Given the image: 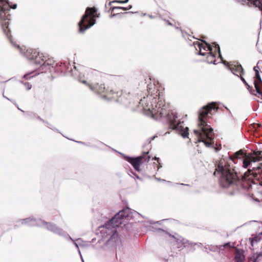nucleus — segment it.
Returning a JSON list of instances; mask_svg holds the SVG:
<instances>
[{
    "label": "nucleus",
    "mask_w": 262,
    "mask_h": 262,
    "mask_svg": "<svg viewBox=\"0 0 262 262\" xmlns=\"http://www.w3.org/2000/svg\"><path fill=\"white\" fill-rule=\"evenodd\" d=\"M147 91L148 93L147 99L151 101L150 106H148L147 104L146 109L151 112L152 117L159 116L168 125L169 129L176 130L184 138H188V127L184 128L181 125V121L178 118L177 113L170 110L169 104L166 103L163 100L162 93L156 88L155 84H151L147 85Z\"/></svg>",
    "instance_id": "1"
},
{
    "label": "nucleus",
    "mask_w": 262,
    "mask_h": 262,
    "mask_svg": "<svg viewBox=\"0 0 262 262\" xmlns=\"http://www.w3.org/2000/svg\"><path fill=\"white\" fill-rule=\"evenodd\" d=\"M216 102H211L206 105L203 106L199 111L198 115V129H194L193 132L198 136V142H203L207 147L213 148L215 151H220L221 145L219 146L217 144L214 145V134L213 129L210 125L207 123V118L209 115H212L211 111H218Z\"/></svg>",
    "instance_id": "2"
},
{
    "label": "nucleus",
    "mask_w": 262,
    "mask_h": 262,
    "mask_svg": "<svg viewBox=\"0 0 262 262\" xmlns=\"http://www.w3.org/2000/svg\"><path fill=\"white\" fill-rule=\"evenodd\" d=\"M131 211V209L128 207L124 208L116 213L107 223L103 225V229L101 231V233L106 234V236H110L103 246L104 250H111L120 242L117 233V228L121 224L123 219L133 217Z\"/></svg>",
    "instance_id": "3"
},
{
    "label": "nucleus",
    "mask_w": 262,
    "mask_h": 262,
    "mask_svg": "<svg viewBox=\"0 0 262 262\" xmlns=\"http://www.w3.org/2000/svg\"><path fill=\"white\" fill-rule=\"evenodd\" d=\"M220 174L219 184L220 186L227 189H230L228 193L230 195H234L238 191V185H242V180L237 175L236 172L228 163L221 161L214 172Z\"/></svg>",
    "instance_id": "4"
},
{
    "label": "nucleus",
    "mask_w": 262,
    "mask_h": 262,
    "mask_svg": "<svg viewBox=\"0 0 262 262\" xmlns=\"http://www.w3.org/2000/svg\"><path fill=\"white\" fill-rule=\"evenodd\" d=\"M78 80L80 82L88 85L95 93L101 95L102 98L105 100L115 101L126 105L131 104V102L128 101L124 95L122 96L121 92L120 93V94H119V92H115L113 89L108 88L106 89L103 84H99L94 80H93L91 83H88L86 80L83 79L81 73L79 74Z\"/></svg>",
    "instance_id": "5"
},
{
    "label": "nucleus",
    "mask_w": 262,
    "mask_h": 262,
    "mask_svg": "<svg viewBox=\"0 0 262 262\" xmlns=\"http://www.w3.org/2000/svg\"><path fill=\"white\" fill-rule=\"evenodd\" d=\"M20 52L29 60L36 66H39V69L41 73H47L49 70V57L43 53H40L36 49L20 48Z\"/></svg>",
    "instance_id": "6"
},
{
    "label": "nucleus",
    "mask_w": 262,
    "mask_h": 262,
    "mask_svg": "<svg viewBox=\"0 0 262 262\" xmlns=\"http://www.w3.org/2000/svg\"><path fill=\"white\" fill-rule=\"evenodd\" d=\"M16 8V4L11 6L8 0H0V23L2 30L12 44L19 49V46L13 43L11 39V36L9 35L10 30L9 25L11 15L9 14H7L10 9H15Z\"/></svg>",
    "instance_id": "7"
},
{
    "label": "nucleus",
    "mask_w": 262,
    "mask_h": 262,
    "mask_svg": "<svg viewBox=\"0 0 262 262\" xmlns=\"http://www.w3.org/2000/svg\"><path fill=\"white\" fill-rule=\"evenodd\" d=\"M97 9L95 7H88L85 13L82 16L78 23L79 31L84 33L96 24V18L99 17L97 15Z\"/></svg>",
    "instance_id": "8"
},
{
    "label": "nucleus",
    "mask_w": 262,
    "mask_h": 262,
    "mask_svg": "<svg viewBox=\"0 0 262 262\" xmlns=\"http://www.w3.org/2000/svg\"><path fill=\"white\" fill-rule=\"evenodd\" d=\"M124 159L129 162L134 168V169L138 171H141L140 165L144 162H148L150 159V156H148L149 152H143L142 155L135 157H129L126 156L124 154L118 152Z\"/></svg>",
    "instance_id": "9"
},
{
    "label": "nucleus",
    "mask_w": 262,
    "mask_h": 262,
    "mask_svg": "<svg viewBox=\"0 0 262 262\" xmlns=\"http://www.w3.org/2000/svg\"><path fill=\"white\" fill-rule=\"evenodd\" d=\"M22 225H27L31 227H43L47 229H49V223L46 222L40 218H36L33 216L29 217L19 220Z\"/></svg>",
    "instance_id": "10"
},
{
    "label": "nucleus",
    "mask_w": 262,
    "mask_h": 262,
    "mask_svg": "<svg viewBox=\"0 0 262 262\" xmlns=\"http://www.w3.org/2000/svg\"><path fill=\"white\" fill-rule=\"evenodd\" d=\"M153 229H152V231H162L165 233H166L167 234L169 235V236L171 238H173L175 240V242L177 244V247L178 248H186L187 246V243L189 242V241L187 239L184 238L180 235L178 234V233L174 232L172 234L168 233L167 231L164 230V229H162L161 228H158V229H154V227H152Z\"/></svg>",
    "instance_id": "11"
},
{
    "label": "nucleus",
    "mask_w": 262,
    "mask_h": 262,
    "mask_svg": "<svg viewBox=\"0 0 262 262\" xmlns=\"http://www.w3.org/2000/svg\"><path fill=\"white\" fill-rule=\"evenodd\" d=\"M50 73L54 72L56 75H59L60 73L72 72V69L70 67L69 63H59L50 58Z\"/></svg>",
    "instance_id": "12"
},
{
    "label": "nucleus",
    "mask_w": 262,
    "mask_h": 262,
    "mask_svg": "<svg viewBox=\"0 0 262 262\" xmlns=\"http://www.w3.org/2000/svg\"><path fill=\"white\" fill-rule=\"evenodd\" d=\"M225 66L227 67L228 70L231 71L233 74L238 76V77H239V76L238 75V73L239 74L241 75H243L244 74V69L243 68L242 65L240 64H232L230 65H228V63L226 61V64Z\"/></svg>",
    "instance_id": "13"
},
{
    "label": "nucleus",
    "mask_w": 262,
    "mask_h": 262,
    "mask_svg": "<svg viewBox=\"0 0 262 262\" xmlns=\"http://www.w3.org/2000/svg\"><path fill=\"white\" fill-rule=\"evenodd\" d=\"M255 73L254 84L255 91L259 95H262V79L259 70H257Z\"/></svg>",
    "instance_id": "14"
},
{
    "label": "nucleus",
    "mask_w": 262,
    "mask_h": 262,
    "mask_svg": "<svg viewBox=\"0 0 262 262\" xmlns=\"http://www.w3.org/2000/svg\"><path fill=\"white\" fill-rule=\"evenodd\" d=\"M262 151L260 150H255L253 152L252 155L250 157L251 161L255 162L262 160Z\"/></svg>",
    "instance_id": "15"
},
{
    "label": "nucleus",
    "mask_w": 262,
    "mask_h": 262,
    "mask_svg": "<svg viewBox=\"0 0 262 262\" xmlns=\"http://www.w3.org/2000/svg\"><path fill=\"white\" fill-rule=\"evenodd\" d=\"M216 54L213 52H207V55L206 57V59L205 60V62L211 64L213 63L214 64H216V59H215Z\"/></svg>",
    "instance_id": "16"
},
{
    "label": "nucleus",
    "mask_w": 262,
    "mask_h": 262,
    "mask_svg": "<svg viewBox=\"0 0 262 262\" xmlns=\"http://www.w3.org/2000/svg\"><path fill=\"white\" fill-rule=\"evenodd\" d=\"M50 231L58 234L59 235H63L64 231L63 230L58 228L57 226L54 224H52L50 223Z\"/></svg>",
    "instance_id": "17"
},
{
    "label": "nucleus",
    "mask_w": 262,
    "mask_h": 262,
    "mask_svg": "<svg viewBox=\"0 0 262 262\" xmlns=\"http://www.w3.org/2000/svg\"><path fill=\"white\" fill-rule=\"evenodd\" d=\"M247 1L250 2L251 4L255 7H258L259 9H262V0H242L243 4L244 5Z\"/></svg>",
    "instance_id": "18"
},
{
    "label": "nucleus",
    "mask_w": 262,
    "mask_h": 262,
    "mask_svg": "<svg viewBox=\"0 0 262 262\" xmlns=\"http://www.w3.org/2000/svg\"><path fill=\"white\" fill-rule=\"evenodd\" d=\"M193 45L194 46V47H195L196 50H197V47L199 48L200 49V51L198 53V55H201V56H207V53L203 52L202 51V48H203V45L201 43H200V42H198V41L194 42Z\"/></svg>",
    "instance_id": "19"
},
{
    "label": "nucleus",
    "mask_w": 262,
    "mask_h": 262,
    "mask_svg": "<svg viewBox=\"0 0 262 262\" xmlns=\"http://www.w3.org/2000/svg\"><path fill=\"white\" fill-rule=\"evenodd\" d=\"M235 260H245V256L241 249L237 248L234 257Z\"/></svg>",
    "instance_id": "20"
},
{
    "label": "nucleus",
    "mask_w": 262,
    "mask_h": 262,
    "mask_svg": "<svg viewBox=\"0 0 262 262\" xmlns=\"http://www.w3.org/2000/svg\"><path fill=\"white\" fill-rule=\"evenodd\" d=\"M199 39L200 40V39ZM200 40H201V39H200ZM201 41H203L205 44V46L203 45L202 49H203L205 51H209V52H212V50H213L212 47L209 43L206 42L205 40H201Z\"/></svg>",
    "instance_id": "21"
},
{
    "label": "nucleus",
    "mask_w": 262,
    "mask_h": 262,
    "mask_svg": "<svg viewBox=\"0 0 262 262\" xmlns=\"http://www.w3.org/2000/svg\"><path fill=\"white\" fill-rule=\"evenodd\" d=\"M214 47L215 48V50L219 52V56H220L221 59L222 61V63L224 65H226V61L224 60L223 59V57H222V54H221V50H220V46L218 44L216 43H214Z\"/></svg>",
    "instance_id": "22"
},
{
    "label": "nucleus",
    "mask_w": 262,
    "mask_h": 262,
    "mask_svg": "<svg viewBox=\"0 0 262 262\" xmlns=\"http://www.w3.org/2000/svg\"><path fill=\"white\" fill-rule=\"evenodd\" d=\"M77 242L74 240L73 241L74 245L77 249H79V246L80 247H83L84 245L82 244L83 241L81 238H78L76 240Z\"/></svg>",
    "instance_id": "23"
},
{
    "label": "nucleus",
    "mask_w": 262,
    "mask_h": 262,
    "mask_svg": "<svg viewBox=\"0 0 262 262\" xmlns=\"http://www.w3.org/2000/svg\"><path fill=\"white\" fill-rule=\"evenodd\" d=\"M245 153L243 150H239L234 154V156L235 159L237 160L238 159H241L242 157H243Z\"/></svg>",
    "instance_id": "24"
},
{
    "label": "nucleus",
    "mask_w": 262,
    "mask_h": 262,
    "mask_svg": "<svg viewBox=\"0 0 262 262\" xmlns=\"http://www.w3.org/2000/svg\"><path fill=\"white\" fill-rule=\"evenodd\" d=\"M195 246V244L194 243L190 242L189 241L187 243V246L186 248H188L189 251L194 252L195 250V248L194 246Z\"/></svg>",
    "instance_id": "25"
},
{
    "label": "nucleus",
    "mask_w": 262,
    "mask_h": 262,
    "mask_svg": "<svg viewBox=\"0 0 262 262\" xmlns=\"http://www.w3.org/2000/svg\"><path fill=\"white\" fill-rule=\"evenodd\" d=\"M251 161L250 157L249 160H244L243 161V167L245 168H247L250 164Z\"/></svg>",
    "instance_id": "26"
},
{
    "label": "nucleus",
    "mask_w": 262,
    "mask_h": 262,
    "mask_svg": "<svg viewBox=\"0 0 262 262\" xmlns=\"http://www.w3.org/2000/svg\"><path fill=\"white\" fill-rule=\"evenodd\" d=\"M259 241H260V238H259L257 236H255L254 237H253L252 238H250L251 245L252 246H253L254 242L257 243V242H259Z\"/></svg>",
    "instance_id": "27"
},
{
    "label": "nucleus",
    "mask_w": 262,
    "mask_h": 262,
    "mask_svg": "<svg viewBox=\"0 0 262 262\" xmlns=\"http://www.w3.org/2000/svg\"><path fill=\"white\" fill-rule=\"evenodd\" d=\"M176 29H177V30H181V32H182V35L183 36V37L184 38H185V39H187V36H190V35L188 34V33H187L186 32H184L183 31H182L181 30V29L178 27H176Z\"/></svg>",
    "instance_id": "28"
},
{
    "label": "nucleus",
    "mask_w": 262,
    "mask_h": 262,
    "mask_svg": "<svg viewBox=\"0 0 262 262\" xmlns=\"http://www.w3.org/2000/svg\"><path fill=\"white\" fill-rule=\"evenodd\" d=\"M250 175H253V172L252 170H251L250 169H249L248 172H245L244 173V174L243 176V178L246 179L247 177H248Z\"/></svg>",
    "instance_id": "29"
},
{
    "label": "nucleus",
    "mask_w": 262,
    "mask_h": 262,
    "mask_svg": "<svg viewBox=\"0 0 262 262\" xmlns=\"http://www.w3.org/2000/svg\"><path fill=\"white\" fill-rule=\"evenodd\" d=\"M73 141L76 142H77V143H79V144L83 145L88 146H91V147H93V148L96 147L95 145H90L89 144H87V143H86L85 142H83L82 141H75V140H73Z\"/></svg>",
    "instance_id": "30"
},
{
    "label": "nucleus",
    "mask_w": 262,
    "mask_h": 262,
    "mask_svg": "<svg viewBox=\"0 0 262 262\" xmlns=\"http://www.w3.org/2000/svg\"><path fill=\"white\" fill-rule=\"evenodd\" d=\"M247 89L249 91L251 94L254 95L255 90L252 89L251 86H250L248 84V85H246Z\"/></svg>",
    "instance_id": "31"
},
{
    "label": "nucleus",
    "mask_w": 262,
    "mask_h": 262,
    "mask_svg": "<svg viewBox=\"0 0 262 262\" xmlns=\"http://www.w3.org/2000/svg\"><path fill=\"white\" fill-rule=\"evenodd\" d=\"M68 241H73L74 239L72 238L68 234H66L64 232V235H62Z\"/></svg>",
    "instance_id": "32"
},
{
    "label": "nucleus",
    "mask_w": 262,
    "mask_h": 262,
    "mask_svg": "<svg viewBox=\"0 0 262 262\" xmlns=\"http://www.w3.org/2000/svg\"><path fill=\"white\" fill-rule=\"evenodd\" d=\"M22 83H23L26 87V89L27 90H30L32 88V85L29 84L28 82H24L23 81H21Z\"/></svg>",
    "instance_id": "33"
},
{
    "label": "nucleus",
    "mask_w": 262,
    "mask_h": 262,
    "mask_svg": "<svg viewBox=\"0 0 262 262\" xmlns=\"http://www.w3.org/2000/svg\"><path fill=\"white\" fill-rule=\"evenodd\" d=\"M132 7H133L132 5H129L126 7H119V9H121V10H128L131 9L132 8Z\"/></svg>",
    "instance_id": "34"
},
{
    "label": "nucleus",
    "mask_w": 262,
    "mask_h": 262,
    "mask_svg": "<svg viewBox=\"0 0 262 262\" xmlns=\"http://www.w3.org/2000/svg\"><path fill=\"white\" fill-rule=\"evenodd\" d=\"M31 73H28V74H25L24 76H23V78H25V79H30L31 77H33L35 75H33V76H30L31 75Z\"/></svg>",
    "instance_id": "35"
},
{
    "label": "nucleus",
    "mask_w": 262,
    "mask_h": 262,
    "mask_svg": "<svg viewBox=\"0 0 262 262\" xmlns=\"http://www.w3.org/2000/svg\"><path fill=\"white\" fill-rule=\"evenodd\" d=\"M159 17L162 19V20H163L164 21H165L167 24V25H169V26H172V24L171 23H170L169 20H166V19H164L162 17V16L161 15L160 13H159Z\"/></svg>",
    "instance_id": "36"
},
{
    "label": "nucleus",
    "mask_w": 262,
    "mask_h": 262,
    "mask_svg": "<svg viewBox=\"0 0 262 262\" xmlns=\"http://www.w3.org/2000/svg\"><path fill=\"white\" fill-rule=\"evenodd\" d=\"M254 127L255 128V129H257L260 127H262V125L261 124L257 123L254 125Z\"/></svg>",
    "instance_id": "37"
},
{
    "label": "nucleus",
    "mask_w": 262,
    "mask_h": 262,
    "mask_svg": "<svg viewBox=\"0 0 262 262\" xmlns=\"http://www.w3.org/2000/svg\"><path fill=\"white\" fill-rule=\"evenodd\" d=\"M240 78V79L242 80V81L245 84V85L246 86V85H248V83L246 82V80L245 79V78H244L243 77H239Z\"/></svg>",
    "instance_id": "38"
},
{
    "label": "nucleus",
    "mask_w": 262,
    "mask_h": 262,
    "mask_svg": "<svg viewBox=\"0 0 262 262\" xmlns=\"http://www.w3.org/2000/svg\"><path fill=\"white\" fill-rule=\"evenodd\" d=\"M161 221H157V222H154V221H149V224H150V225H152V224H161Z\"/></svg>",
    "instance_id": "39"
},
{
    "label": "nucleus",
    "mask_w": 262,
    "mask_h": 262,
    "mask_svg": "<svg viewBox=\"0 0 262 262\" xmlns=\"http://www.w3.org/2000/svg\"><path fill=\"white\" fill-rule=\"evenodd\" d=\"M113 2L115 3L118 4H124V1H121V0H114L113 1Z\"/></svg>",
    "instance_id": "40"
},
{
    "label": "nucleus",
    "mask_w": 262,
    "mask_h": 262,
    "mask_svg": "<svg viewBox=\"0 0 262 262\" xmlns=\"http://www.w3.org/2000/svg\"><path fill=\"white\" fill-rule=\"evenodd\" d=\"M257 256L255 257V258L257 259L260 257V256H262V252H257L256 253Z\"/></svg>",
    "instance_id": "41"
},
{
    "label": "nucleus",
    "mask_w": 262,
    "mask_h": 262,
    "mask_svg": "<svg viewBox=\"0 0 262 262\" xmlns=\"http://www.w3.org/2000/svg\"><path fill=\"white\" fill-rule=\"evenodd\" d=\"M223 246L224 248H226V247H231V243L230 242H227V243L224 244V245H223Z\"/></svg>",
    "instance_id": "42"
},
{
    "label": "nucleus",
    "mask_w": 262,
    "mask_h": 262,
    "mask_svg": "<svg viewBox=\"0 0 262 262\" xmlns=\"http://www.w3.org/2000/svg\"><path fill=\"white\" fill-rule=\"evenodd\" d=\"M78 252L79 254L80 255V258H81V259L82 261V262H84V259H83V257H82V254H81V251H80V250H79V249H78Z\"/></svg>",
    "instance_id": "43"
},
{
    "label": "nucleus",
    "mask_w": 262,
    "mask_h": 262,
    "mask_svg": "<svg viewBox=\"0 0 262 262\" xmlns=\"http://www.w3.org/2000/svg\"><path fill=\"white\" fill-rule=\"evenodd\" d=\"M119 7H117V6H113V7H111V8H110V10L111 11H114L115 10H117V9H119Z\"/></svg>",
    "instance_id": "44"
},
{
    "label": "nucleus",
    "mask_w": 262,
    "mask_h": 262,
    "mask_svg": "<svg viewBox=\"0 0 262 262\" xmlns=\"http://www.w3.org/2000/svg\"><path fill=\"white\" fill-rule=\"evenodd\" d=\"M14 104H15V105L17 106V108L19 110H20L22 112L24 113L25 112L24 111H23L22 110H21L20 108V107H19L18 104L16 103V102L13 100V102H12Z\"/></svg>",
    "instance_id": "45"
},
{
    "label": "nucleus",
    "mask_w": 262,
    "mask_h": 262,
    "mask_svg": "<svg viewBox=\"0 0 262 262\" xmlns=\"http://www.w3.org/2000/svg\"><path fill=\"white\" fill-rule=\"evenodd\" d=\"M132 173L135 176L136 178L139 179V180H142V179L138 174H137L136 173H135L134 172H132Z\"/></svg>",
    "instance_id": "46"
},
{
    "label": "nucleus",
    "mask_w": 262,
    "mask_h": 262,
    "mask_svg": "<svg viewBox=\"0 0 262 262\" xmlns=\"http://www.w3.org/2000/svg\"><path fill=\"white\" fill-rule=\"evenodd\" d=\"M3 96L4 98H5L7 99V100L11 101L12 102H13V100L11 99L8 98L7 97H6V96H5L4 93L3 94Z\"/></svg>",
    "instance_id": "47"
},
{
    "label": "nucleus",
    "mask_w": 262,
    "mask_h": 262,
    "mask_svg": "<svg viewBox=\"0 0 262 262\" xmlns=\"http://www.w3.org/2000/svg\"><path fill=\"white\" fill-rule=\"evenodd\" d=\"M143 100H142V99H141L139 102L137 101V105H138L139 104L143 105Z\"/></svg>",
    "instance_id": "48"
},
{
    "label": "nucleus",
    "mask_w": 262,
    "mask_h": 262,
    "mask_svg": "<svg viewBox=\"0 0 262 262\" xmlns=\"http://www.w3.org/2000/svg\"><path fill=\"white\" fill-rule=\"evenodd\" d=\"M258 69H259V68H258V67L257 66V65L256 66H255V67H254V68H253V70H254V71L255 72V73L256 72V71L257 70H258Z\"/></svg>",
    "instance_id": "49"
},
{
    "label": "nucleus",
    "mask_w": 262,
    "mask_h": 262,
    "mask_svg": "<svg viewBox=\"0 0 262 262\" xmlns=\"http://www.w3.org/2000/svg\"><path fill=\"white\" fill-rule=\"evenodd\" d=\"M224 107L229 112L230 115L232 116V114H231V112L230 110L227 106H224Z\"/></svg>",
    "instance_id": "50"
},
{
    "label": "nucleus",
    "mask_w": 262,
    "mask_h": 262,
    "mask_svg": "<svg viewBox=\"0 0 262 262\" xmlns=\"http://www.w3.org/2000/svg\"><path fill=\"white\" fill-rule=\"evenodd\" d=\"M256 222V221H249V222H247V223H246L244 224L243 225V226H244V225H246V224H250V223H253V222Z\"/></svg>",
    "instance_id": "51"
},
{
    "label": "nucleus",
    "mask_w": 262,
    "mask_h": 262,
    "mask_svg": "<svg viewBox=\"0 0 262 262\" xmlns=\"http://www.w3.org/2000/svg\"><path fill=\"white\" fill-rule=\"evenodd\" d=\"M195 244V245L198 246L199 247L202 246V244L201 243H194Z\"/></svg>",
    "instance_id": "52"
},
{
    "label": "nucleus",
    "mask_w": 262,
    "mask_h": 262,
    "mask_svg": "<svg viewBox=\"0 0 262 262\" xmlns=\"http://www.w3.org/2000/svg\"><path fill=\"white\" fill-rule=\"evenodd\" d=\"M230 159L234 162V163H236V162H235V159H233L231 156H229Z\"/></svg>",
    "instance_id": "53"
},
{
    "label": "nucleus",
    "mask_w": 262,
    "mask_h": 262,
    "mask_svg": "<svg viewBox=\"0 0 262 262\" xmlns=\"http://www.w3.org/2000/svg\"><path fill=\"white\" fill-rule=\"evenodd\" d=\"M153 160H156L158 162L160 160V158H158L157 157H155L154 158H153Z\"/></svg>",
    "instance_id": "54"
},
{
    "label": "nucleus",
    "mask_w": 262,
    "mask_h": 262,
    "mask_svg": "<svg viewBox=\"0 0 262 262\" xmlns=\"http://www.w3.org/2000/svg\"><path fill=\"white\" fill-rule=\"evenodd\" d=\"M37 119L42 121L43 122H45V120L43 119H42V118H41L39 116H38Z\"/></svg>",
    "instance_id": "55"
},
{
    "label": "nucleus",
    "mask_w": 262,
    "mask_h": 262,
    "mask_svg": "<svg viewBox=\"0 0 262 262\" xmlns=\"http://www.w3.org/2000/svg\"><path fill=\"white\" fill-rule=\"evenodd\" d=\"M157 137V136H156V135H155V136H152V137H151V138H150V140H154L156 138V137Z\"/></svg>",
    "instance_id": "56"
},
{
    "label": "nucleus",
    "mask_w": 262,
    "mask_h": 262,
    "mask_svg": "<svg viewBox=\"0 0 262 262\" xmlns=\"http://www.w3.org/2000/svg\"><path fill=\"white\" fill-rule=\"evenodd\" d=\"M180 185H183V186H190V185H189V184H184V183H181V184H180Z\"/></svg>",
    "instance_id": "57"
},
{
    "label": "nucleus",
    "mask_w": 262,
    "mask_h": 262,
    "mask_svg": "<svg viewBox=\"0 0 262 262\" xmlns=\"http://www.w3.org/2000/svg\"><path fill=\"white\" fill-rule=\"evenodd\" d=\"M118 14V13H117V14H112V15H110V17H111V18H112V17H114V16H115L117 15Z\"/></svg>",
    "instance_id": "58"
},
{
    "label": "nucleus",
    "mask_w": 262,
    "mask_h": 262,
    "mask_svg": "<svg viewBox=\"0 0 262 262\" xmlns=\"http://www.w3.org/2000/svg\"><path fill=\"white\" fill-rule=\"evenodd\" d=\"M115 3L114 2H113V1H111V2H110L108 3V6H111L112 4H114Z\"/></svg>",
    "instance_id": "59"
},
{
    "label": "nucleus",
    "mask_w": 262,
    "mask_h": 262,
    "mask_svg": "<svg viewBox=\"0 0 262 262\" xmlns=\"http://www.w3.org/2000/svg\"><path fill=\"white\" fill-rule=\"evenodd\" d=\"M253 262H258V259L254 258V259L253 260Z\"/></svg>",
    "instance_id": "60"
},
{
    "label": "nucleus",
    "mask_w": 262,
    "mask_h": 262,
    "mask_svg": "<svg viewBox=\"0 0 262 262\" xmlns=\"http://www.w3.org/2000/svg\"><path fill=\"white\" fill-rule=\"evenodd\" d=\"M244 261H242L241 260H235V262H244Z\"/></svg>",
    "instance_id": "61"
},
{
    "label": "nucleus",
    "mask_w": 262,
    "mask_h": 262,
    "mask_svg": "<svg viewBox=\"0 0 262 262\" xmlns=\"http://www.w3.org/2000/svg\"><path fill=\"white\" fill-rule=\"evenodd\" d=\"M128 1H129V0H124V4L127 3Z\"/></svg>",
    "instance_id": "62"
},
{
    "label": "nucleus",
    "mask_w": 262,
    "mask_h": 262,
    "mask_svg": "<svg viewBox=\"0 0 262 262\" xmlns=\"http://www.w3.org/2000/svg\"><path fill=\"white\" fill-rule=\"evenodd\" d=\"M149 17L150 18H154V16H152V15H149Z\"/></svg>",
    "instance_id": "63"
},
{
    "label": "nucleus",
    "mask_w": 262,
    "mask_h": 262,
    "mask_svg": "<svg viewBox=\"0 0 262 262\" xmlns=\"http://www.w3.org/2000/svg\"><path fill=\"white\" fill-rule=\"evenodd\" d=\"M74 69H75L76 70L78 71V70H77V67L74 66Z\"/></svg>",
    "instance_id": "64"
}]
</instances>
